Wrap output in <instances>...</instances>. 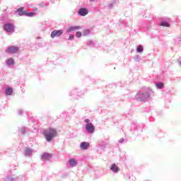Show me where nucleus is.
<instances>
[{"mask_svg": "<svg viewBox=\"0 0 181 181\" xmlns=\"http://www.w3.org/2000/svg\"><path fill=\"white\" fill-rule=\"evenodd\" d=\"M80 148H81V149H82V151H87V149H88V148H90V143L83 141V142L81 143Z\"/></svg>", "mask_w": 181, "mask_h": 181, "instance_id": "9b49d317", "label": "nucleus"}, {"mask_svg": "<svg viewBox=\"0 0 181 181\" xmlns=\"http://www.w3.org/2000/svg\"><path fill=\"white\" fill-rule=\"evenodd\" d=\"M88 45H93V41H88Z\"/></svg>", "mask_w": 181, "mask_h": 181, "instance_id": "cd10ccee", "label": "nucleus"}, {"mask_svg": "<svg viewBox=\"0 0 181 181\" xmlns=\"http://www.w3.org/2000/svg\"><path fill=\"white\" fill-rule=\"evenodd\" d=\"M156 87L158 90H162V88H163V83H162V82H157L156 84Z\"/></svg>", "mask_w": 181, "mask_h": 181, "instance_id": "a211bd4d", "label": "nucleus"}, {"mask_svg": "<svg viewBox=\"0 0 181 181\" xmlns=\"http://www.w3.org/2000/svg\"><path fill=\"white\" fill-rule=\"evenodd\" d=\"M178 63H179L180 66H181V60H179Z\"/></svg>", "mask_w": 181, "mask_h": 181, "instance_id": "c756f323", "label": "nucleus"}, {"mask_svg": "<svg viewBox=\"0 0 181 181\" xmlns=\"http://www.w3.org/2000/svg\"><path fill=\"white\" fill-rule=\"evenodd\" d=\"M18 177H15V176L12 175L11 177H7L6 178V181H17L18 180Z\"/></svg>", "mask_w": 181, "mask_h": 181, "instance_id": "f3484780", "label": "nucleus"}, {"mask_svg": "<svg viewBox=\"0 0 181 181\" xmlns=\"http://www.w3.org/2000/svg\"><path fill=\"white\" fill-rule=\"evenodd\" d=\"M119 144H123L124 143V139H120L119 140Z\"/></svg>", "mask_w": 181, "mask_h": 181, "instance_id": "a878e982", "label": "nucleus"}, {"mask_svg": "<svg viewBox=\"0 0 181 181\" xmlns=\"http://www.w3.org/2000/svg\"><path fill=\"white\" fill-rule=\"evenodd\" d=\"M16 12V13H18L20 16H28L30 18H32L36 15V13L29 12L28 11L25 10V8L23 7L17 9Z\"/></svg>", "mask_w": 181, "mask_h": 181, "instance_id": "7ed1b4c3", "label": "nucleus"}, {"mask_svg": "<svg viewBox=\"0 0 181 181\" xmlns=\"http://www.w3.org/2000/svg\"><path fill=\"white\" fill-rule=\"evenodd\" d=\"M160 26H164L165 28H169V26H170V24H169V23L167 22V21H161Z\"/></svg>", "mask_w": 181, "mask_h": 181, "instance_id": "aec40b11", "label": "nucleus"}, {"mask_svg": "<svg viewBox=\"0 0 181 181\" xmlns=\"http://www.w3.org/2000/svg\"><path fill=\"white\" fill-rule=\"evenodd\" d=\"M33 153H35V150L29 148H27L25 149V151H24L25 156H28V158H30L33 155Z\"/></svg>", "mask_w": 181, "mask_h": 181, "instance_id": "9d476101", "label": "nucleus"}, {"mask_svg": "<svg viewBox=\"0 0 181 181\" xmlns=\"http://www.w3.org/2000/svg\"><path fill=\"white\" fill-rule=\"evenodd\" d=\"M90 2H94V1H95V0H90Z\"/></svg>", "mask_w": 181, "mask_h": 181, "instance_id": "7c9ffc66", "label": "nucleus"}, {"mask_svg": "<svg viewBox=\"0 0 181 181\" xmlns=\"http://www.w3.org/2000/svg\"><path fill=\"white\" fill-rule=\"evenodd\" d=\"M69 166L71 168H76V165L78 163V160L76 158H72L69 160Z\"/></svg>", "mask_w": 181, "mask_h": 181, "instance_id": "1a4fd4ad", "label": "nucleus"}, {"mask_svg": "<svg viewBox=\"0 0 181 181\" xmlns=\"http://www.w3.org/2000/svg\"><path fill=\"white\" fill-rule=\"evenodd\" d=\"M136 51L138 53H142V52H144V47L142 45H139L136 48Z\"/></svg>", "mask_w": 181, "mask_h": 181, "instance_id": "412c9836", "label": "nucleus"}, {"mask_svg": "<svg viewBox=\"0 0 181 181\" xmlns=\"http://www.w3.org/2000/svg\"><path fill=\"white\" fill-rule=\"evenodd\" d=\"M15 29V26H13L11 23H7L4 25V30L7 32V33H13Z\"/></svg>", "mask_w": 181, "mask_h": 181, "instance_id": "423d86ee", "label": "nucleus"}, {"mask_svg": "<svg viewBox=\"0 0 181 181\" xmlns=\"http://www.w3.org/2000/svg\"><path fill=\"white\" fill-rule=\"evenodd\" d=\"M84 122L86 124V129L88 134H94L95 131V127H94V124L93 123L90 122V119H86L84 120Z\"/></svg>", "mask_w": 181, "mask_h": 181, "instance_id": "20e7f679", "label": "nucleus"}, {"mask_svg": "<svg viewBox=\"0 0 181 181\" xmlns=\"http://www.w3.org/2000/svg\"><path fill=\"white\" fill-rule=\"evenodd\" d=\"M81 27L80 26H71L69 28L66 30L68 33H70V32H73L74 30H80Z\"/></svg>", "mask_w": 181, "mask_h": 181, "instance_id": "2eb2a0df", "label": "nucleus"}, {"mask_svg": "<svg viewBox=\"0 0 181 181\" xmlns=\"http://www.w3.org/2000/svg\"><path fill=\"white\" fill-rule=\"evenodd\" d=\"M78 13L80 16H86V15H88V10H87V8H81L79 9Z\"/></svg>", "mask_w": 181, "mask_h": 181, "instance_id": "ddd939ff", "label": "nucleus"}, {"mask_svg": "<svg viewBox=\"0 0 181 181\" xmlns=\"http://www.w3.org/2000/svg\"><path fill=\"white\" fill-rule=\"evenodd\" d=\"M13 93V88L11 87H8L5 90V94L6 95H11Z\"/></svg>", "mask_w": 181, "mask_h": 181, "instance_id": "dca6fc26", "label": "nucleus"}, {"mask_svg": "<svg viewBox=\"0 0 181 181\" xmlns=\"http://www.w3.org/2000/svg\"><path fill=\"white\" fill-rule=\"evenodd\" d=\"M81 36H82L81 32L78 31V32L76 33V37L80 38V37H81Z\"/></svg>", "mask_w": 181, "mask_h": 181, "instance_id": "5701e85b", "label": "nucleus"}, {"mask_svg": "<svg viewBox=\"0 0 181 181\" xmlns=\"http://www.w3.org/2000/svg\"><path fill=\"white\" fill-rule=\"evenodd\" d=\"M5 63L7 67H12V66H15V59L12 57H8L6 59Z\"/></svg>", "mask_w": 181, "mask_h": 181, "instance_id": "6e6552de", "label": "nucleus"}, {"mask_svg": "<svg viewBox=\"0 0 181 181\" xmlns=\"http://www.w3.org/2000/svg\"><path fill=\"white\" fill-rule=\"evenodd\" d=\"M19 52V47L16 46H10L8 47L7 49L5 50V53L8 54H16V53Z\"/></svg>", "mask_w": 181, "mask_h": 181, "instance_id": "39448f33", "label": "nucleus"}, {"mask_svg": "<svg viewBox=\"0 0 181 181\" xmlns=\"http://www.w3.org/2000/svg\"><path fill=\"white\" fill-rule=\"evenodd\" d=\"M23 112V111L22 110H18L19 115H22Z\"/></svg>", "mask_w": 181, "mask_h": 181, "instance_id": "bb28decb", "label": "nucleus"}, {"mask_svg": "<svg viewBox=\"0 0 181 181\" xmlns=\"http://www.w3.org/2000/svg\"><path fill=\"white\" fill-rule=\"evenodd\" d=\"M108 7H109V8H112V4H109V5H108Z\"/></svg>", "mask_w": 181, "mask_h": 181, "instance_id": "c85d7f7f", "label": "nucleus"}, {"mask_svg": "<svg viewBox=\"0 0 181 181\" xmlns=\"http://www.w3.org/2000/svg\"><path fill=\"white\" fill-rule=\"evenodd\" d=\"M74 39V35L73 34L69 35V40H73Z\"/></svg>", "mask_w": 181, "mask_h": 181, "instance_id": "393cba45", "label": "nucleus"}, {"mask_svg": "<svg viewBox=\"0 0 181 181\" xmlns=\"http://www.w3.org/2000/svg\"><path fill=\"white\" fill-rule=\"evenodd\" d=\"M153 97V90L152 89L148 88L144 90H140L135 95L136 100L137 101H148V100H151Z\"/></svg>", "mask_w": 181, "mask_h": 181, "instance_id": "f257e3e1", "label": "nucleus"}, {"mask_svg": "<svg viewBox=\"0 0 181 181\" xmlns=\"http://www.w3.org/2000/svg\"><path fill=\"white\" fill-rule=\"evenodd\" d=\"M134 60H135V62H140V60H141V56H139V55L135 56V57H134Z\"/></svg>", "mask_w": 181, "mask_h": 181, "instance_id": "4be33fe9", "label": "nucleus"}, {"mask_svg": "<svg viewBox=\"0 0 181 181\" xmlns=\"http://www.w3.org/2000/svg\"><path fill=\"white\" fill-rule=\"evenodd\" d=\"M19 133L22 135L26 134V127H22L19 129Z\"/></svg>", "mask_w": 181, "mask_h": 181, "instance_id": "6ab92c4d", "label": "nucleus"}, {"mask_svg": "<svg viewBox=\"0 0 181 181\" xmlns=\"http://www.w3.org/2000/svg\"><path fill=\"white\" fill-rule=\"evenodd\" d=\"M63 35V30H55L51 33V37L54 39V37H59Z\"/></svg>", "mask_w": 181, "mask_h": 181, "instance_id": "0eeeda50", "label": "nucleus"}, {"mask_svg": "<svg viewBox=\"0 0 181 181\" xmlns=\"http://www.w3.org/2000/svg\"><path fill=\"white\" fill-rule=\"evenodd\" d=\"M110 170L113 172V173H118L119 172V168L115 163H113L110 165Z\"/></svg>", "mask_w": 181, "mask_h": 181, "instance_id": "f8f14e48", "label": "nucleus"}, {"mask_svg": "<svg viewBox=\"0 0 181 181\" xmlns=\"http://www.w3.org/2000/svg\"><path fill=\"white\" fill-rule=\"evenodd\" d=\"M43 135L47 142H52L53 139L56 138V135H57V131L56 129L50 127L44 130Z\"/></svg>", "mask_w": 181, "mask_h": 181, "instance_id": "f03ea898", "label": "nucleus"}, {"mask_svg": "<svg viewBox=\"0 0 181 181\" xmlns=\"http://www.w3.org/2000/svg\"><path fill=\"white\" fill-rule=\"evenodd\" d=\"M42 160H49L52 159V155H50L49 153H45L42 156Z\"/></svg>", "mask_w": 181, "mask_h": 181, "instance_id": "4468645a", "label": "nucleus"}, {"mask_svg": "<svg viewBox=\"0 0 181 181\" xmlns=\"http://www.w3.org/2000/svg\"><path fill=\"white\" fill-rule=\"evenodd\" d=\"M87 35H90V30H86L83 32V36H87Z\"/></svg>", "mask_w": 181, "mask_h": 181, "instance_id": "b1692460", "label": "nucleus"}]
</instances>
